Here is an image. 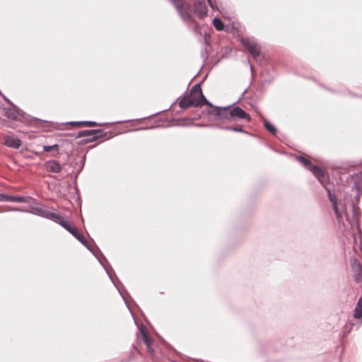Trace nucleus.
<instances>
[{
	"mask_svg": "<svg viewBox=\"0 0 362 362\" xmlns=\"http://www.w3.org/2000/svg\"><path fill=\"white\" fill-rule=\"evenodd\" d=\"M327 191L328 198L332 204V207L338 221L339 228L344 235H351L355 238L357 233H361L358 227V209L354 206H352L353 214L351 217L349 216L346 211L344 214V207L341 204L337 203L335 195L329 189H327Z\"/></svg>",
	"mask_w": 362,
	"mask_h": 362,
	"instance_id": "obj_1",
	"label": "nucleus"
},
{
	"mask_svg": "<svg viewBox=\"0 0 362 362\" xmlns=\"http://www.w3.org/2000/svg\"><path fill=\"white\" fill-rule=\"evenodd\" d=\"M179 105L182 108H187L189 106L210 105V103L204 96L200 85L197 84L192 88L189 94L180 100Z\"/></svg>",
	"mask_w": 362,
	"mask_h": 362,
	"instance_id": "obj_2",
	"label": "nucleus"
},
{
	"mask_svg": "<svg viewBox=\"0 0 362 362\" xmlns=\"http://www.w3.org/2000/svg\"><path fill=\"white\" fill-rule=\"evenodd\" d=\"M176 8L178 13L185 22L192 21V17L189 12V7L183 0H169Z\"/></svg>",
	"mask_w": 362,
	"mask_h": 362,
	"instance_id": "obj_3",
	"label": "nucleus"
},
{
	"mask_svg": "<svg viewBox=\"0 0 362 362\" xmlns=\"http://www.w3.org/2000/svg\"><path fill=\"white\" fill-rule=\"evenodd\" d=\"M32 213L47 219L52 220L57 223H59L62 218V217L58 214L51 212L47 209L40 206L33 207L32 209Z\"/></svg>",
	"mask_w": 362,
	"mask_h": 362,
	"instance_id": "obj_4",
	"label": "nucleus"
},
{
	"mask_svg": "<svg viewBox=\"0 0 362 362\" xmlns=\"http://www.w3.org/2000/svg\"><path fill=\"white\" fill-rule=\"evenodd\" d=\"M241 42L253 57H257L259 55L261 47L255 39L249 37L242 38Z\"/></svg>",
	"mask_w": 362,
	"mask_h": 362,
	"instance_id": "obj_5",
	"label": "nucleus"
},
{
	"mask_svg": "<svg viewBox=\"0 0 362 362\" xmlns=\"http://www.w3.org/2000/svg\"><path fill=\"white\" fill-rule=\"evenodd\" d=\"M62 227H64L66 230H68L70 233H71L78 241H80L83 245L86 246L88 248H89L88 245L87 240L84 238V236L78 232L77 229L69 223L68 221H66L63 219V218L61 219L60 222L59 223Z\"/></svg>",
	"mask_w": 362,
	"mask_h": 362,
	"instance_id": "obj_6",
	"label": "nucleus"
},
{
	"mask_svg": "<svg viewBox=\"0 0 362 362\" xmlns=\"http://www.w3.org/2000/svg\"><path fill=\"white\" fill-rule=\"evenodd\" d=\"M298 160L310 171H311L320 182H322L321 179L324 177V172L321 168L313 165L309 160L303 156L298 157Z\"/></svg>",
	"mask_w": 362,
	"mask_h": 362,
	"instance_id": "obj_7",
	"label": "nucleus"
},
{
	"mask_svg": "<svg viewBox=\"0 0 362 362\" xmlns=\"http://www.w3.org/2000/svg\"><path fill=\"white\" fill-rule=\"evenodd\" d=\"M350 262L355 281L362 283V265L361 262L356 258H351Z\"/></svg>",
	"mask_w": 362,
	"mask_h": 362,
	"instance_id": "obj_8",
	"label": "nucleus"
},
{
	"mask_svg": "<svg viewBox=\"0 0 362 362\" xmlns=\"http://www.w3.org/2000/svg\"><path fill=\"white\" fill-rule=\"evenodd\" d=\"M229 114L230 117H235L240 119H245L247 122H250L251 120L250 116L240 107H233L232 110H230Z\"/></svg>",
	"mask_w": 362,
	"mask_h": 362,
	"instance_id": "obj_9",
	"label": "nucleus"
},
{
	"mask_svg": "<svg viewBox=\"0 0 362 362\" xmlns=\"http://www.w3.org/2000/svg\"><path fill=\"white\" fill-rule=\"evenodd\" d=\"M194 12L200 19L204 18L207 14V7L204 1H197L194 4Z\"/></svg>",
	"mask_w": 362,
	"mask_h": 362,
	"instance_id": "obj_10",
	"label": "nucleus"
},
{
	"mask_svg": "<svg viewBox=\"0 0 362 362\" xmlns=\"http://www.w3.org/2000/svg\"><path fill=\"white\" fill-rule=\"evenodd\" d=\"M4 142L6 146L14 148H18L21 146V141L19 139L8 135L4 136Z\"/></svg>",
	"mask_w": 362,
	"mask_h": 362,
	"instance_id": "obj_11",
	"label": "nucleus"
},
{
	"mask_svg": "<svg viewBox=\"0 0 362 362\" xmlns=\"http://www.w3.org/2000/svg\"><path fill=\"white\" fill-rule=\"evenodd\" d=\"M104 135L101 129L83 130L79 133V136H92L95 139L101 138Z\"/></svg>",
	"mask_w": 362,
	"mask_h": 362,
	"instance_id": "obj_12",
	"label": "nucleus"
},
{
	"mask_svg": "<svg viewBox=\"0 0 362 362\" xmlns=\"http://www.w3.org/2000/svg\"><path fill=\"white\" fill-rule=\"evenodd\" d=\"M5 115L11 120H17L21 115L19 110L15 106L5 109Z\"/></svg>",
	"mask_w": 362,
	"mask_h": 362,
	"instance_id": "obj_13",
	"label": "nucleus"
},
{
	"mask_svg": "<svg viewBox=\"0 0 362 362\" xmlns=\"http://www.w3.org/2000/svg\"><path fill=\"white\" fill-rule=\"evenodd\" d=\"M47 171L58 173L61 171L62 167L57 160H49L45 163Z\"/></svg>",
	"mask_w": 362,
	"mask_h": 362,
	"instance_id": "obj_14",
	"label": "nucleus"
},
{
	"mask_svg": "<svg viewBox=\"0 0 362 362\" xmlns=\"http://www.w3.org/2000/svg\"><path fill=\"white\" fill-rule=\"evenodd\" d=\"M140 332L142 335L143 339L146 344L147 350L148 351L152 353L153 349L151 347L152 344V339L150 337V336L148 334V333L144 330V329L140 328Z\"/></svg>",
	"mask_w": 362,
	"mask_h": 362,
	"instance_id": "obj_15",
	"label": "nucleus"
},
{
	"mask_svg": "<svg viewBox=\"0 0 362 362\" xmlns=\"http://www.w3.org/2000/svg\"><path fill=\"white\" fill-rule=\"evenodd\" d=\"M69 124L72 125H78V126H87V127H97L101 126V124H98L96 122L93 121H83V122H71Z\"/></svg>",
	"mask_w": 362,
	"mask_h": 362,
	"instance_id": "obj_16",
	"label": "nucleus"
},
{
	"mask_svg": "<svg viewBox=\"0 0 362 362\" xmlns=\"http://www.w3.org/2000/svg\"><path fill=\"white\" fill-rule=\"evenodd\" d=\"M7 202L23 203V202H26L27 199L25 197H21V196L7 195Z\"/></svg>",
	"mask_w": 362,
	"mask_h": 362,
	"instance_id": "obj_17",
	"label": "nucleus"
},
{
	"mask_svg": "<svg viewBox=\"0 0 362 362\" xmlns=\"http://www.w3.org/2000/svg\"><path fill=\"white\" fill-rule=\"evenodd\" d=\"M42 148L45 152H49L52 150L54 151L55 153L53 154L54 156L58 153L59 145L58 144H54L52 146L45 145V146H43Z\"/></svg>",
	"mask_w": 362,
	"mask_h": 362,
	"instance_id": "obj_18",
	"label": "nucleus"
},
{
	"mask_svg": "<svg viewBox=\"0 0 362 362\" xmlns=\"http://www.w3.org/2000/svg\"><path fill=\"white\" fill-rule=\"evenodd\" d=\"M213 25L217 30H222L224 28L223 22L218 18H215L213 20Z\"/></svg>",
	"mask_w": 362,
	"mask_h": 362,
	"instance_id": "obj_19",
	"label": "nucleus"
},
{
	"mask_svg": "<svg viewBox=\"0 0 362 362\" xmlns=\"http://www.w3.org/2000/svg\"><path fill=\"white\" fill-rule=\"evenodd\" d=\"M354 317L356 319H362V306H356Z\"/></svg>",
	"mask_w": 362,
	"mask_h": 362,
	"instance_id": "obj_20",
	"label": "nucleus"
},
{
	"mask_svg": "<svg viewBox=\"0 0 362 362\" xmlns=\"http://www.w3.org/2000/svg\"><path fill=\"white\" fill-rule=\"evenodd\" d=\"M264 127L267 130L270 132L272 134H274L276 132V128L268 121L265 120L264 122Z\"/></svg>",
	"mask_w": 362,
	"mask_h": 362,
	"instance_id": "obj_21",
	"label": "nucleus"
},
{
	"mask_svg": "<svg viewBox=\"0 0 362 362\" xmlns=\"http://www.w3.org/2000/svg\"><path fill=\"white\" fill-rule=\"evenodd\" d=\"M227 129H230V130H232L233 132H243V129L242 128H239V127H229V128H227Z\"/></svg>",
	"mask_w": 362,
	"mask_h": 362,
	"instance_id": "obj_22",
	"label": "nucleus"
},
{
	"mask_svg": "<svg viewBox=\"0 0 362 362\" xmlns=\"http://www.w3.org/2000/svg\"><path fill=\"white\" fill-rule=\"evenodd\" d=\"M0 202H7V194L0 193Z\"/></svg>",
	"mask_w": 362,
	"mask_h": 362,
	"instance_id": "obj_23",
	"label": "nucleus"
},
{
	"mask_svg": "<svg viewBox=\"0 0 362 362\" xmlns=\"http://www.w3.org/2000/svg\"><path fill=\"white\" fill-rule=\"evenodd\" d=\"M356 306H362V296L358 299Z\"/></svg>",
	"mask_w": 362,
	"mask_h": 362,
	"instance_id": "obj_24",
	"label": "nucleus"
},
{
	"mask_svg": "<svg viewBox=\"0 0 362 362\" xmlns=\"http://www.w3.org/2000/svg\"><path fill=\"white\" fill-rule=\"evenodd\" d=\"M210 6L211 7L212 9H215V7L214 6V4H212L211 1V0H207Z\"/></svg>",
	"mask_w": 362,
	"mask_h": 362,
	"instance_id": "obj_25",
	"label": "nucleus"
},
{
	"mask_svg": "<svg viewBox=\"0 0 362 362\" xmlns=\"http://www.w3.org/2000/svg\"><path fill=\"white\" fill-rule=\"evenodd\" d=\"M228 107H224V108L221 109V110H224V111H225V110H227L228 109ZM220 111H221V109H219V110H218L217 115H220Z\"/></svg>",
	"mask_w": 362,
	"mask_h": 362,
	"instance_id": "obj_26",
	"label": "nucleus"
},
{
	"mask_svg": "<svg viewBox=\"0 0 362 362\" xmlns=\"http://www.w3.org/2000/svg\"><path fill=\"white\" fill-rule=\"evenodd\" d=\"M13 210L14 211H25L24 210H21V209H15Z\"/></svg>",
	"mask_w": 362,
	"mask_h": 362,
	"instance_id": "obj_27",
	"label": "nucleus"
}]
</instances>
